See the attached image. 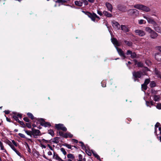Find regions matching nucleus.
Listing matches in <instances>:
<instances>
[{"instance_id": "nucleus-16", "label": "nucleus", "mask_w": 161, "mask_h": 161, "mask_svg": "<svg viewBox=\"0 0 161 161\" xmlns=\"http://www.w3.org/2000/svg\"><path fill=\"white\" fill-rule=\"evenodd\" d=\"M150 36L152 38L155 39L158 36V34L155 32L154 31H153L150 33Z\"/></svg>"}, {"instance_id": "nucleus-32", "label": "nucleus", "mask_w": 161, "mask_h": 161, "mask_svg": "<svg viewBox=\"0 0 161 161\" xmlns=\"http://www.w3.org/2000/svg\"><path fill=\"white\" fill-rule=\"evenodd\" d=\"M79 160L78 161H86V159L85 158H82V156L81 154H79L78 155Z\"/></svg>"}, {"instance_id": "nucleus-17", "label": "nucleus", "mask_w": 161, "mask_h": 161, "mask_svg": "<svg viewBox=\"0 0 161 161\" xmlns=\"http://www.w3.org/2000/svg\"><path fill=\"white\" fill-rule=\"evenodd\" d=\"M154 28L157 32L158 33H161V30L160 27L156 23L154 24Z\"/></svg>"}, {"instance_id": "nucleus-19", "label": "nucleus", "mask_w": 161, "mask_h": 161, "mask_svg": "<svg viewBox=\"0 0 161 161\" xmlns=\"http://www.w3.org/2000/svg\"><path fill=\"white\" fill-rule=\"evenodd\" d=\"M103 14L104 15L108 17H111L112 16V15L111 14L108 13L106 11H103Z\"/></svg>"}, {"instance_id": "nucleus-3", "label": "nucleus", "mask_w": 161, "mask_h": 161, "mask_svg": "<svg viewBox=\"0 0 161 161\" xmlns=\"http://www.w3.org/2000/svg\"><path fill=\"white\" fill-rule=\"evenodd\" d=\"M38 121L40 122L41 125L45 127H48L51 126L50 123L48 122H45L44 119L42 118H38Z\"/></svg>"}, {"instance_id": "nucleus-63", "label": "nucleus", "mask_w": 161, "mask_h": 161, "mask_svg": "<svg viewBox=\"0 0 161 161\" xmlns=\"http://www.w3.org/2000/svg\"><path fill=\"white\" fill-rule=\"evenodd\" d=\"M4 112L5 114H8L10 113V111L9 110H5Z\"/></svg>"}, {"instance_id": "nucleus-56", "label": "nucleus", "mask_w": 161, "mask_h": 161, "mask_svg": "<svg viewBox=\"0 0 161 161\" xmlns=\"http://www.w3.org/2000/svg\"><path fill=\"white\" fill-rule=\"evenodd\" d=\"M26 125L27 126V127L29 128H31V124L29 123H26Z\"/></svg>"}, {"instance_id": "nucleus-30", "label": "nucleus", "mask_w": 161, "mask_h": 161, "mask_svg": "<svg viewBox=\"0 0 161 161\" xmlns=\"http://www.w3.org/2000/svg\"><path fill=\"white\" fill-rule=\"evenodd\" d=\"M0 147L1 150H3L4 152H6V150L4 149L3 143L1 141H0Z\"/></svg>"}, {"instance_id": "nucleus-26", "label": "nucleus", "mask_w": 161, "mask_h": 161, "mask_svg": "<svg viewBox=\"0 0 161 161\" xmlns=\"http://www.w3.org/2000/svg\"><path fill=\"white\" fill-rule=\"evenodd\" d=\"M159 125H160V124L159 123L157 122L156 124V125H155V132H154L156 135H157V134H158L157 128L159 127Z\"/></svg>"}, {"instance_id": "nucleus-55", "label": "nucleus", "mask_w": 161, "mask_h": 161, "mask_svg": "<svg viewBox=\"0 0 161 161\" xmlns=\"http://www.w3.org/2000/svg\"><path fill=\"white\" fill-rule=\"evenodd\" d=\"M97 13L99 15L101 16H102L103 15V13L100 10H98L97 11Z\"/></svg>"}, {"instance_id": "nucleus-7", "label": "nucleus", "mask_w": 161, "mask_h": 161, "mask_svg": "<svg viewBox=\"0 0 161 161\" xmlns=\"http://www.w3.org/2000/svg\"><path fill=\"white\" fill-rule=\"evenodd\" d=\"M134 31L136 35L140 36H143L146 34L145 32L142 30L136 29Z\"/></svg>"}, {"instance_id": "nucleus-48", "label": "nucleus", "mask_w": 161, "mask_h": 161, "mask_svg": "<svg viewBox=\"0 0 161 161\" xmlns=\"http://www.w3.org/2000/svg\"><path fill=\"white\" fill-rule=\"evenodd\" d=\"M25 133L29 136H31V132L29 130H25Z\"/></svg>"}, {"instance_id": "nucleus-9", "label": "nucleus", "mask_w": 161, "mask_h": 161, "mask_svg": "<svg viewBox=\"0 0 161 161\" xmlns=\"http://www.w3.org/2000/svg\"><path fill=\"white\" fill-rule=\"evenodd\" d=\"M112 25L113 26L115 29L117 30H119L120 29V25L117 22L114 21L112 22Z\"/></svg>"}, {"instance_id": "nucleus-34", "label": "nucleus", "mask_w": 161, "mask_h": 161, "mask_svg": "<svg viewBox=\"0 0 161 161\" xmlns=\"http://www.w3.org/2000/svg\"><path fill=\"white\" fill-rule=\"evenodd\" d=\"M25 145L26 146V148H27V151L29 153H31V150L30 147L27 142H25Z\"/></svg>"}, {"instance_id": "nucleus-2", "label": "nucleus", "mask_w": 161, "mask_h": 161, "mask_svg": "<svg viewBox=\"0 0 161 161\" xmlns=\"http://www.w3.org/2000/svg\"><path fill=\"white\" fill-rule=\"evenodd\" d=\"M7 144L14 151L16 149L15 147V146L17 147L18 146V144L15 142L14 140H12V142L10 141L7 142Z\"/></svg>"}, {"instance_id": "nucleus-13", "label": "nucleus", "mask_w": 161, "mask_h": 161, "mask_svg": "<svg viewBox=\"0 0 161 161\" xmlns=\"http://www.w3.org/2000/svg\"><path fill=\"white\" fill-rule=\"evenodd\" d=\"M53 159H56L58 161H63V160L56 154L54 152L53 156Z\"/></svg>"}, {"instance_id": "nucleus-47", "label": "nucleus", "mask_w": 161, "mask_h": 161, "mask_svg": "<svg viewBox=\"0 0 161 161\" xmlns=\"http://www.w3.org/2000/svg\"><path fill=\"white\" fill-rule=\"evenodd\" d=\"M150 82V80L149 79H146L145 80L144 84L147 85Z\"/></svg>"}, {"instance_id": "nucleus-45", "label": "nucleus", "mask_w": 161, "mask_h": 161, "mask_svg": "<svg viewBox=\"0 0 161 161\" xmlns=\"http://www.w3.org/2000/svg\"><path fill=\"white\" fill-rule=\"evenodd\" d=\"M16 153V154L18 155L20 157H22V155L20 153H19L18 151H17V150H16L15 151H14Z\"/></svg>"}, {"instance_id": "nucleus-39", "label": "nucleus", "mask_w": 161, "mask_h": 161, "mask_svg": "<svg viewBox=\"0 0 161 161\" xmlns=\"http://www.w3.org/2000/svg\"><path fill=\"white\" fill-rule=\"evenodd\" d=\"M125 43L129 46H131L132 44V43L131 42L127 41H125Z\"/></svg>"}, {"instance_id": "nucleus-12", "label": "nucleus", "mask_w": 161, "mask_h": 161, "mask_svg": "<svg viewBox=\"0 0 161 161\" xmlns=\"http://www.w3.org/2000/svg\"><path fill=\"white\" fill-rule=\"evenodd\" d=\"M118 9L122 12H125L126 10V7L121 5H119L117 6Z\"/></svg>"}, {"instance_id": "nucleus-64", "label": "nucleus", "mask_w": 161, "mask_h": 161, "mask_svg": "<svg viewBox=\"0 0 161 161\" xmlns=\"http://www.w3.org/2000/svg\"><path fill=\"white\" fill-rule=\"evenodd\" d=\"M157 48L158 50L161 52V46H158Z\"/></svg>"}, {"instance_id": "nucleus-23", "label": "nucleus", "mask_w": 161, "mask_h": 161, "mask_svg": "<svg viewBox=\"0 0 161 161\" xmlns=\"http://www.w3.org/2000/svg\"><path fill=\"white\" fill-rule=\"evenodd\" d=\"M155 102H158L159 100L160 96L159 95H154L152 96Z\"/></svg>"}, {"instance_id": "nucleus-46", "label": "nucleus", "mask_w": 161, "mask_h": 161, "mask_svg": "<svg viewBox=\"0 0 161 161\" xmlns=\"http://www.w3.org/2000/svg\"><path fill=\"white\" fill-rule=\"evenodd\" d=\"M79 143L81 144V146L82 147V148L83 149H84L85 148V146L84 145V144L83 143L81 142H79Z\"/></svg>"}, {"instance_id": "nucleus-18", "label": "nucleus", "mask_w": 161, "mask_h": 161, "mask_svg": "<svg viewBox=\"0 0 161 161\" xmlns=\"http://www.w3.org/2000/svg\"><path fill=\"white\" fill-rule=\"evenodd\" d=\"M155 59L159 61H161V53H157L155 54Z\"/></svg>"}, {"instance_id": "nucleus-21", "label": "nucleus", "mask_w": 161, "mask_h": 161, "mask_svg": "<svg viewBox=\"0 0 161 161\" xmlns=\"http://www.w3.org/2000/svg\"><path fill=\"white\" fill-rule=\"evenodd\" d=\"M97 16V14L93 13V14H91L90 17L91 18L92 20L93 21H95V18H96V17Z\"/></svg>"}, {"instance_id": "nucleus-60", "label": "nucleus", "mask_w": 161, "mask_h": 161, "mask_svg": "<svg viewBox=\"0 0 161 161\" xmlns=\"http://www.w3.org/2000/svg\"><path fill=\"white\" fill-rule=\"evenodd\" d=\"M41 147L42 149L45 148H46V146L45 145L42 144H41Z\"/></svg>"}, {"instance_id": "nucleus-4", "label": "nucleus", "mask_w": 161, "mask_h": 161, "mask_svg": "<svg viewBox=\"0 0 161 161\" xmlns=\"http://www.w3.org/2000/svg\"><path fill=\"white\" fill-rule=\"evenodd\" d=\"M128 14L130 15H135L137 16L139 14V11L136 9H129L127 12Z\"/></svg>"}, {"instance_id": "nucleus-59", "label": "nucleus", "mask_w": 161, "mask_h": 161, "mask_svg": "<svg viewBox=\"0 0 161 161\" xmlns=\"http://www.w3.org/2000/svg\"><path fill=\"white\" fill-rule=\"evenodd\" d=\"M49 147V149L52 151L53 150V149L52 148V147L49 145L48 144L47 145Z\"/></svg>"}, {"instance_id": "nucleus-28", "label": "nucleus", "mask_w": 161, "mask_h": 161, "mask_svg": "<svg viewBox=\"0 0 161 161\" xmlns=\"http://www.w3.org/2000/svg\"><path fill=\"white\" fill-rule=\"evenodd\" d=\"M92 152L94 155V156L97 158V159L98 160H100V157L93 150H92Z\"/></svg>"}, {"instance_id": "nucleus-33", "label": "nucleus", "mask_w": 161, "mask_h": 161, "mask_svg": "<svg viewBox=\"0 0 161 161\" xmlns=\"http://www.w3.org/2000/svg\"><path fill=\"white\" fill-rule=\"evenodd\" d=\"M145 30L150 34L153 31L149 27H146L145 28Z\"/></svg>"}, {"instance_id": "nucleus-52", "label": "nucleus", "mask_w": 161, "mask_h": 161, "mask_svg": "<svg viewBox=\"0 0 161 161\" xmlns=\"http://www.w3.org/2000/svg\"><path fill=\"white\" fill-rule=\"evenodd\" d=\"M82 2V3H83L85 5H86L88 4V2L86 0H81Z\"/></svg>"}, {"instance_id": "nucleus-49", "label": "nucleus", "mask_w": 161, "mask_h": 161, "mask_svg": "<svg viewBox=\"0 0 161 161\" xmlns=\"http://www.w3.org/2000/svg\"><path fill=\"white\" fill-rule=\"evenodd\" d=\"M64 133L63 132H62V131H59V135L61 136H62L63 137H64Z\"/></svg>"}, {"instance_id": "nucleus-22", "label": "nucleus", "mask_w": 161, "mask_h": 161, "mask_svg": "<svg viewBox=\"0 0 161 161\" xmlns=\"http://www.w3.org/2000/svg\"><path fill=\"white\" fill-rule=\"evenodd\" d=\"M27 115L31 119H36L38 120V119H37L36 118H35L33 115L31 113H27Z\"/></svg>"}, {"instance_id": "nucleus-38", "label": "nucleus", "mask_w": 161, "mask_h": 161, "mask_svg": "<svg viewBox=\"0 0 161 161\" xmlns=\"http://www.w3.org/2000/svg\"><path fill=\"white\" fill-rule=\"evenodd\" d=\"M130 57L132 58H136V54L135 52L132 53L130 55Z\"/></svg>"}, {"instance_id": "nucleus-11", "label": "nucleus", "mask_w": 161, "mask_h": 161, "mask_svg": "<svg viewBox=\"0 0 161 161\" xmlns=\"http://www.w3.org/2000/svg\"><path fill=\"white\" fill-rule=\"evenodd\" d=\"M105 6L108 11L111 12H112L113 9V6L110 3L108 2H106L105 3Z\"/></svg>"}, {"instance_id": "nucleus-51", "label": "nucleus", "mask_w": 161, "mask_h": 161, "mask_svg": "<svg viewBox=\"0 0 161 161\" xmlns=\"http://www.w3.org/2000/svg\"><path fill=\"white\" fill-rule=\"evenodd\" d=\"M157 135H161V127H159L158 128V130L157 131Z\"/></svg>"}, {"instance_id": "nucleus-15", "label": "nucleus", "mask_w": 161, "mask_h": 161, "mask_svg": "<svg viewBox=\"0 0 161 161\" xmlns=\"http://www.w3.org/2000/svg\"><path fill=\"white\" fill-rule=\"evenodd\" d=\"M111 41L113 43L115 46H120V44L119 43L116 39L115 38H111Z\"/></svg>"}, {"instance_id": "nucleus-6", "label": "nucleus", "mask_w": 161, "mask_h": 161, "mask_svg": "<svg viewBox=\"0 0 161 161\" xmlns=\"http://www.w3.org/2000/svg\"><path fill=\"white\" fill-rule=\"evenodd\" d=\"M55 127L58 130H61L63 131H66L67 129V128L64 126V125L61 124H56Z\"/></svg>"}, {"instance_id": "nucleus-24", "label": "nucleus", "mask_w": 161, "mask_h": 161, "mask_svg": "<svg viewBox=\"0 0 161 161\" xmlns=\"http://www.w3.org/2000/svg\"><path fill=\"white\" fill-rule=\"evenodd\" d=\"M147 21L148 23L153 24V25L156 23L154 20L150 17H149L147 19Z\"/></svg>"}, {"instance_id": "nucleus-62", "label": "nucleus", "mask_w": 161, "mask_h": 161, "mask_svg": "<svg viewBox=\"0 0 161 161\" xmlns=\"http://www.w3.org/2000/svg\"><path fill=\"white\" fill-rule=\"evenodd\" d=\"M18 122L20 124V125H24V123L23 121H20L19 120L18 121Z\"/></svg>"}, {"instance_id": "nucleus-8", "label": "nucleus", "mask_w": 161, "mask_h": 161, "mask_svg": "<svg viewBox=\"0 0 161 161\" xmlns=\"http://www.w3.org/2000/svg\"><path fill=\"white\" fill-rule=\"evenodd\" d=\"M14 115L13 116V118L17 121H18L19 120L18 118L19 117L20 119L22 118V115L19 113H17L15 112H13Z\"/></svg>"}, {"instance_id": "nucleus-42", "label": "nucleus", "mask_w": 161, "mask_h": 161, "mask_svg": "<svg viewBox=\"0 0 161 161\" xmlns=\"http://www.w3.org/2000/svg\"><path fill=\"white\" fill-rule=\"evenodd\" d=\"M60 150L62 152V153H63V154L64 155H65L66 154V153H67L66 152L65 149L64 148H61Z\"/></svg>"}, {"instance_id": "nucleus-50", "label": "nucleus", "mask_w": 161, "mask_h": 161, "mask_svg": "<svg viewBox=\"0 0 161 161\" xmlns=\"http://www.w3.org/2000/svg\"><path fill=\"white\" fill-rule=\"evenodd\" d=\"M18 135L21 138H26L25 135L22 133H19L18 134Z\"/></svg>"}, {"instance_id": "nucleus-25", "label": "nucleus", "mask_w": 161, "mask_h": 161, "mask_svg": "<svg viewBox=\"0 0 161 161\" xmlns=\"http://www.w3.org/2000/svg\"><path fill=\"white\" fill-rule=\"evenodd\" d=\"M67 157L69 159H73L75 158L74 156L72 154L69 153L67 155Z\"/></svg>"}, {"instance_id": "nucleus-10", "label": "nucleus", "mask_w": 161, "mask_h": 161, "mask_svg": "<svg viewBox=\"0 0 161 161\" xmlns=\"http://www.w3.org/2000/svg\"><path fill=\"white\" fill-rule=\"evenodd\" d=\"M116 48L119 55L121 57H123V59H124L125 58V56L123 51L121 49L117 47H116Z\"/></svg>"}, {"instance_id": "nucleus-14", "label": "nucleus", "mask_w": 161, "mask_h": 161, "mask_svg": "<svg viewBox=\"0 0 161 161\" xmlns=\"http://www.w3.org/2000/svg\"><path fill=\"white\" fill-rule=\"evenodd\" d=\"M120 28L124 32H127L129 31V29L125 25H121Z\"/></svg>"}, {"instance_id": "nucleus-27", "label": "nucleus", "mask_w": 161, "mask_h": 161, "mask_svg": "<svg viewBox=\"0 0 161 161\" xmlns=\"http://www.w3.org/2000/svg\"><path fill=\"white\" fill-rule=\"evenodd\" d=\"M75 5L79 6H81L82 5V2L80 1H76L75 2Z\"/></svg>"}, {"instance_id": "nucleus-5", "label": "nucleus", "mask_w": 161, "mask_h": 161, "mask_svg": "<svg viewBox=\"0 0 161 161\" xmlns=\"http://www.w3.org/2000/svg\"><path fill=\"white\" fill-rule=\"evenodd\" d=\"M134 79V81L136 80V79L140 78L142 75V73L140 72H134L132 73Z\"/></svg>"}, {"instance_id": "nucleus-31", "label": "nucleus", "mask_w": 161, "mask_h": 161, "mask_svg": "<svg viewBox=\"0 0 161 161\" xmlns=\"http://www.w3.org/2000/svg\"><path fill=\"white\" fill-rule=\"evenodd\" d=\"M152 96H153L154 95H156L157 94L158 91H156L154 89H152L151 90Z\"/></svg>"}, {"instance_id": "nucleus-41", "label": "nucleus", "mask_w": 161, "mask_h": 161, "mask_svg": "<svg viewBox=\"0 0 161 161\" xmlns=\"http://www.w3.org/2000/svg\"><path fill=\"white\" fill-rule=\"evenodd\" d=\"M52 142L54 143H58L59 142L58 138L57 137L54 138L53 139Z\"/></svg>"}, {"instance_id": "nucleus-53", "label": "nucleus", "mask_w": 161, "mask_h": 161, "mask_svg": "<svg viewBox=\"0 0 161 161\" xmlns=\"http://www.w3.org/2000/svg\"><path fill=\"white\" fill-rule=\"evenodd\" d=\"M23 119L26 122H29L30 121V120H29V119L27 117H24L23 118Z\"/></svg>"}, {"instance_id": "nucleus-43", "label": "nucleus", "mask_w": 161, "mask_h": 161, "mask_svg": "<svg viewBox=\"0 0 161 161\" xmlns=\"http://www.w3.org/2000/svg\"><path fill=\"white\" fill-rule=\"evenodd\" d=\"M137 66L139 67H142L143 66V63L141 62H139L136 64Z\"/></svg>"}, {"instance_id": "nucleus-58", "label": "nucleus", "mask_w": 161, "mask_h": 161, "mask_svg": "<svg viewBox=\"0 0 161 161\" xmlns=\"http://www.w3.org/2000/svg\"><path fill=\"white\" fill-rule=\"evenodd\" d=\"M101 84H102V86L103 87H105L106 86V84L104 82V83L103 81L102 82Z\"/></svg>"}, {"instance_id": "nucleus-37", "label": "nucleus", "mask_w": 161, "mask_h": 161, "mask_svg": "<svg viewBox=\"0 0 161 161\" xmlns=\"http://www.w3.org/2000/svg\"><path fill=\"white\" fill-rule=\"evenodd\" d=\"M147 85L146 84H143L142 85V90H146L147 89Z\"/></svg>"}, {"instance_id": "nucleus-20", "label": "nucleus", "mask_w": 161, "mask_h": 161, "mask_svg": "<svg viewBox=\"0 0 161 161\" xmlns=\"http://www.w3.org/2000/svg\"><path fill=\"white\" fill-rule=\"evenodd\" d=\"M73 136V135L70 133L67 132L65 133L64 135V138H67L68 137L71 138Z\"/></svg>"}, {"instance_id": "nucleus-57", "label": "nucleus", "mask_w": 161, "mask_h": 161, "mask_svg": "<svg viewBox=\"0 0 161 161\" xmlns=\"http://www.w3.org/2000/svg\"><path fill=\"white\" fill-rule=\"evenodd\" d=\"M132 52L130 50H128L127 51V52L126 53V54L127 55H131V54L132 53Z\"/></svg>"}, {"instance_id": "nucleus-1", "label": "nucleus", "mask_w": 161, "mask_h": 161, "mask_svg": "<svg viewBox=\"0 0 161 161\" xmlns=\"http://www.w3.org/2000/svg\"><path fill=\"white\" fill-rule=\"evenodd\" d=\"M133 7L139 10H141L143 11L148 12L150 11V9L149 7L142 4H137L133 6Z\"/></svg>"}, {"instance_id": "nucleus-61", "label": "nucleus", "mask_w": 161, "mask_h": 161, "mask_svg": "<svg viewBox=\"0 0 161 161\" xmlns=\"http://www.w3.org/2000/svg\"><path fill=\"white\" fill-rule=\"evenodd\" d=\"M35 132L37 135H39V133H40V131L39 130H36L35 131Z\"/></svg>"}, {"instance_id": "nucleus-35", "label": "nucleus", "mask_w": 161, "mask_h": 161, "mask_svg": "<svg viewBox=\"0 0 161 161\" xmlns=\"http://www.w3.org/2000/svg\"><path fill=\"white\" fill-rule=\"evenodd\" d=\"M150 86L151 87H153L155 86L156 84L155 82L154 81H151L150 84Z\"/></svg>"}, {"instance_id": "nucleus-36", "label": "nucleus", "mask_w": 161, "mask_h": 161, "mask_svg": "<svg viewBox=\"0 0 161 161\" xmlns=\"http://www.w3.org/2000/svg\"><path fill=\"white\" fill-rule=\"evenodd\" d=\"M146 23V21L143 19H140L138 20V24L139 25H142Z\"/></svg>"}, {"instance_id": "nucleus-29", "label": "nucleus", "mask_w": 161, "mask_h": 161, "mask_svg": "<svg viewBox=\"0 0 161 161\" xmlns=\"http://www.w3.org/2000/svg\"><path fill=\"white\" fill-rule=\"evenodd\" d=\"M146 104L147 106H149L150 107H151V106H152L153 105V101H151L150 102L146 101Z\"/></svg>"}, {"instance_id": "nucleus-40", "label": "nucleus", "mask_w": 161, "mask_h": 161, "mask_svg": "<svg viewBox=\"0 0 161 161\" xmlns=\"http://www.w3.org/2000/svg\"><path fill=\"white\" fill-rule=\"evenodd\" d=\"M48 133L52 136H53L54 135V131L52 130H48Z\"/></svg>"}, {"instance_id": "nucleus-54", "label": "nucleus", "mask_w": 161, "mask_h": 161, "mask_svg": "<svg viewBox=\"0 0 161 161\" xmlns=\"http://www.w3.org/2000/svg\"><path fill=\"white\" fill-rule=\"evenodd\" d=\"M157 108L159 109H161V104H158L156 106Z\"/></svg>"}, {"instance_id": "nucleus-44", "label": "nucleus", "mask_w": 161, "mask_h": 161, "mask_svg": "<svg viewBox=\"0 0 161 161\" xmlns=\"http://www.w3.org/2000/svg\"><path fill=\"white\" fill-rule=\"evenodd\" d=\"M64 146L66 147L67 148L69 149H71V146L70 144H68L67 143H65Z\"/></svg>"}]
</instances>
